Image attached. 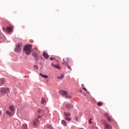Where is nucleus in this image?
Here are the masks:
<instances>
[{
	"mask_svg": "<svg viewBox=\"0 0 129 129\" xmlns=\"http://www.w3.org/2000/svg\"><path fill=\"white\" fill-rule=\"evenodd\" d=\"M6 114L9 116H14L15 113H16V108L14 105H10L9 107V110L6 111Z\"/></svg>",
	"mask_w": 129,
	"mask_h": 129,
	"instance_id": "nucleus-1",
	"label": "nucleus"
},
{
	"mask_svg": "<svg viewBox=\"0 0 129 129\" xmlns=\"http://www.w3.org/2000/svg\"><path fill=\"white\" fill-rule=\"evenodd\" d=\"M32 47L33 45L32 44H27L24 47L23 50L26 55H31Z\"/></svg>",
	"mask_w": 129,
	"mask_h": 129,
	"instance_id": "nucleus-2",
	"label": "nucleus"
},
{
	"mask_svg": "<svg viewBox=\"0 0 129 129\" xmlns=\"http://www.w3.org/2000/svg\"><path fill=\"white\" fill-rule=\"evenodd\" d=\"M22 48H23V44L21 42L18 43L16 45L14 51L16 53H20L22 51Z\"/></svg>",
	"mask_w": 129,
	"mask_h": 129,
	"instance_id": "nucleus-3",
	"label": "nucleus"
},
{
	"mask_svg": "<svg viewBox=\"0 0 129 129\" xmlns=\"http://www.w3.org/2000/svg\"><path fill=\"white\" fill-rule=\"evenodd\" d=\"M59 93L60 94V95H62V96H64L66 98H71V96L68 95V92L64 90H60L59 91Z\"/></svg>",
	"mask_w": 129,
	"mask_h": 129,
	"instance_id": "nucleus-4",
	"label": "nucleus"
},
{
	"mask_svg": "<svg viewBox=\"0 0 129 129\" xmlns=\"http://www.w3.org/2000/svg\"><path fill=\"white\" fill-rule=\"evenodd\" d=\"M1 91L2 94H8V93H10V89L8 88H3Z\"/></svg>",
	"mask_w": 129,
	"mask_h": 129,
	"instance_id": "nucleus-5",
	"label": "nucleus"
},
{
	"mask_svg": "<svg viewBox=\"0 0 129 129\" xmlns=\"http://www.w3.org/2000/svg\"><path fill=\"white\" fill-rule=\"evenodd\" d=\"M103 123H104V127L105 129H112V127H111V125L108 123H105V120H102Z\"/></svg>",
	"mask_w": 129,
	"mask_h": 129,
	"instance_id": "nucleus-6",
	"label": "nucleus"
},
{
	"mask_svg": "<svg viewBox=\"0 0 129 129\" xmlns=\"http://www.w3.org/2000/svg\"><path fill=\"white\" fill-rule=\"evenodd\" d=\"M32 55L35 58V60L36 61H39L40 60V56L38 54H37V52H34L32 53Z\"/></svg>",
	"mask_w": 129,
	"mask_h": 129,
	"instance_id": "nucleus-7",
	"label": "nucleus"
},
{
	"mask_svg": "<svg viewBox=\"0 0 129 129\" xmlns=\"http://www.w3.org/2000/svg\"><path fill=\"white\" fill-rule=\"evenodd\" d=\"M2 30L3 32H7V33H11L13 31V29L11 27H8L7 28L3 27Z\"/></svg>",
	"mask_w": 129,
	"mask_h": 129,
	"instance_id": "nucleus-8",
	"label": "nucleus"
},
{
	"mask_svg": "<svg viewBox=\"0 0 129 129\" xmlns=\"http://www.w3.org/2000/svg\"><path fill=\"white\" fill-rule=\"evenodd\" d=\"M64 106L68 109H72V108H73V105L71 104L64 103Z\"/></svg>",
	"mask_w": 129,
	"mask_h": 129,
	"instance_id": "nucleus-9",
	"label": "nucleus"
},
{
	"mask_svg": "<svg viewBox=\"0 0 129 129\" xmlns=\"http://www.w3.org/2000/svg\"><path fill=\"white\" fill-rule=\"evenodd\" d=\"M6 39V37L5 36V35L2 33H0V40H1V42H3V41H4V40H5Z\"/></svg>",
	"mask_w": 129,
	"mask_h": 129,
	"instance_id": "nucleus-10",
	"label": "nucleus"
},
{
	"mask_svg": "<svg viewBox=\"0 0 129 129\" xmlns=\"http://www.w3.org/2000/svg\"><path fill=\"white\" fill-rule=\"evenodd\" d=\"M62 61H63V62H62V64H65L66 65H67V64H68V63H69L70 59H69V58L67 57L66 58V61H65V58H63L62 59Z\"/></svg>",
	"mask_w": 129,
	"mask_h": 129,
	"instance_id": "nucleus-11",
	"label": "nucleus"
},
{
	"mask_svg": "<svg viewBox=\"0 0 129 129\" xmlns=\"http://www.w3.org/2000/svg\"><path fill=\"white\" fill-rule=\"evenodd\" d=\"M43 56L45 59H48L49 58V54L46 52H43Z\"/></svg>",
	"mask_w": 129,
	"mask_h": 129,
	"instance_id": "nucleus-12",
	"label": "nucleus"
},
{
	"mask_svg": "<svg viewBox=\"0 0 129 129\" xmlns=\"http://www.w3.org/2000/svg\"><path fill=\"white\" fill-rule=\"evenodd\" d=\"M63 114L65 116V117H69V116H70V115H71V114H70L69 112H66L65 111L63 112Z\"/></svg>",
	"mask_w": 129,
	"mask_h": 129,
	"instance_id": "nucleus-13",
	"label": "nucleus"
},
{
	"mask_svg": "<svg viewBox=\"0 0 129 129\" xmlns=\"http://www.w3.org/2000/svg\"><path fill=\"white\" fill-rule=\"evenodd\" d=\"M3 84H5V79L1 78L0 79V86L3 85Z\"/></svg>",
	"mask_w": 129,
	"mask_h": 129,
	"instance_id": "nucleus-14",
	"label": "nucleus"
},
{
	"mask_svg": "<svg viewBox=\"0 0 129 129\" xmlns=\"http://www.w3.org/2000/svg\"><path fill=\"white\" fill-rule=\"evenodd\" d=\"M45 127H46V129H53V127L50 124H46Z\"/></svg>",
	"mask_w": 129,
	"mask_h": 129,
	"instance_id": "nucleus-15",
	"label": "nucleus"
},
{
	"mask_svg": "<svg viewBox=\"0 0 129 129\" xmlns=\"http://www.w3.org/2000/svg\"><path fill=\"white\" fill-rule=\"evenodd\" d=\"M61 124L63 126H66V125H67V122H66V121L64 120H61Z\"/></svg>",
	"mask_w": 129,
	"mask_h": 129,
	"instance_id": "nucleus-16",
	"label": "nucleus"
},
{
	"mask_svg": "<svg viewBox=\"0 0 129 129\" xmlns=\"http://www.w3.org/2000/svg\"><path fill=\"white\" fill-rule=\"evenodd\" d=\"M52 66L53 67H55V68H56V69H61V68L58 64H56V65L52 64Z\"/></svg>",
	"mask_w": 129,
	"mask_h": 129,
	"instance_id": "nucleus-17",
	"label": "nucleus"
},
{
	"mask_svg": "<svg viewBox=\"0 0 129 129\" xmlns=\"http://www.w3.org/2000/svg\"><path fill=\"white\" fill-rule=\"evenodd\" d=\"M39 75L41 77H42L43 78H48V76L43 75L42 73H40Z\"/></svg>",
	"mask_w": 129,
	"mask_h": 129,
	"instance_id": "nucleus-18",
	"label": "nucleus"
},
{
	"mask_svg": "<svg viewBox=\"0 0 129 129\" xmlns=\"http://www.w3.org/2000/svg\"><path fill=\"white\" fill-rule=\"evenodd\" d=\"M57 79H63L64 78V75L61 74L60 76L57 77Z\"/></svg>",
	"mask_w": 129,
	"mask_h": 129,
	"instance_id": "nucleus-19",
	"label": "nucleus"
},
{
	"mask_svg": "<svg viewBox=\"0 0 129 129\" xmlns=\"http://www.w3.org/2000/svg\"><path fill=\"white\" fill-rule=\"evenodd\" d=\"M28 127L27 126V124H22V129H27Z\"/></svg>",
	"mask_w": 129,
	"mask_h": 129,
	"instance_id": "nucleus-20",
	"label": "nucleus"
},
{
	"mask_svg": "<svg viewBox=\"0 0 129 129\" xmlns=\"http://www.w3.org/2000/svg\"><path fill=\"white\" fill-rule=\"evenodd\" d=\"M41 104H45V99L41 98Z\"/></svg>",
	"mask_w": 129,
	"mask_h": 129,
	"instance_id": "nucleus-21",
	"label": "nucleus"
},
{
	"mask_svg": "<svg viewBox=\"0 0 129 129\" xmlns=\"http://www.w3.org/2000/svg\"><path fill=\"white\" fill-rule=\"evenodd\" d=\"M66 120H68V121H70V120H71V118L69 117H66L65 118Z\"/></svg>",
	"mask_w": 129,
	"mask_h": 129,
	"instance_id": "nucleus-22",
	"label": "nucleus"
},
{
	"mask_svg": "<svg viewBox=\"0 0 129 129\" xmlns=\"http://www.w3.org/2000/svg\"><path fill=\"white\" fill-rule=\"evenodd\" d=\"M97 105L98 106H102V103H101L100 102H98L97 103Z\"/></svg>",
	"mask_w": 129,
	"mask_h": 129,
	"instance_id": "nucleus-23",
	"label": "nucleus"
},
{
	"mask_svg": "<svg viewBox=\"0 0 129 129\" xmlns=\"http://www.w3.org/2000/svg\"><path fill=\"white\" fill-rule=\"evenodd\" d=\"M66 65H67V66L68 69H69V70H71H71H72V69H71V67H70V66H69L68 64H66Z\"/></svg>",
	"mask_w": 129,
	"mask_h": 129,
	"instance_id": "nucleus-24",
	"label": "nucleus"
},
{
	"mask_svg": "<svg viewBox=\"0 0 129 129\" xmlns=\"http://www.w3.org/2000/svg\"><path fill=\"white\" fill-rule=\"evenodd\" d=\"M41 112H42V109H39L37 111V113H41Z\"/></svg>",
	"mask_w": 129,
	"mask_h": 129,
	"instance_id": "nucleus-25",
	"label": "nucleus"
},
{
	"mask_svg": "<svg viewBox=\"0 0 129 129\" xmlns=\"http://www.w3.org/2000/svg\"><path fill=\"white\" fill-rule=\"evenodd\" d=\"M33 123L34 126H37V122H36L35 121H34Z\"/></svg>",
	"mask_w": 129,
	"mask_h": 129,
	"instance_id": "nucleus-26",
	"label": "nucleus"
},
{
	"mask_svg": "<svg viewBox=\"0 0 129 129\" xmlns=\"http://www.w3.org/2000/svg\"><path fill=\"white\" fill-rule=\"evenodd\" d=\"M92 120V118H90V119L89 120V122H90V123H92V121H91Z\"/></svg>",
	"mask_w": 129,
	"mask_h": 129,
	"instance_id": "nucleus-27",
	"label": "nucleus"
},
{
	"mask_svg": "<svg viewBox=\"0 0 129 129\" xmlns=\"http://www.w3.org/2000/svg\"><path fill=\"white\" fill-rule=\"evenodd\" d=\"M75 120H76V121H78V118H77V117H76L75 118Z\"/></svg>",
	"mask_w": 129,
	"mask_h": 129,
	"instance_id": "nucleus-28",
	"label": "nucleus"
},
{
	"mask_svg": "<svg viewBox=\"0 0 129 129\" xmlns=\"http://www.w3.org/2000/svg\"><path fill=\"white\" fill-rule=\"evenodd\" d=\"M33 66L34 68H35L36 69H38V66H37L36 65H34Z\"/></svg>",
	"mask_w": 129,
	"mask_h": 129,
	"instance_id": "nucleus-29",
	"label": "nucleus"
},
{
	"mask_svg": "<svg viewBox=\"0 0 129 129\" xmlns=\"http://www.w3.org/2000/svg\"><path fill=\"white\" fill-rule=\"evenodd\" d=\"M82 89H84L85 91H87V89H86V88H82Z\"/></svg>",
	"mask_w": 129,
	"mask_h": 129,
	"instance_id": "nucleus-30",
	"label": "nucleus"
},
{
	"mask_svg": "<svg viewBox=\"0 0 129 129\" xmlns=\"http://www.w3.org/2000/svg\"><path fill=\"white\" fill-rule=\"evenodd\" d=\"M50 60H51V61H53V60H54V58H53V57H50Z\"/></svg>",
	"mask_w": 129,
	"mask_h": 129,
	"instance_id": "nucleus-31",
	"label": "nucleus"
},
{
	"mask_svg": "<svg viewBox=\"0 0 129 129\" xmlns=\"http://www.w3.org/2000/svg\"><path fill=\"white\" fill-rule=\"evenodd\" d=\"M107 119L109 120V121H110V118H109L108 116H107Z\"/></svg>",
	"mask_w": 129,
	"mask_h": 129,
	"instance_id": "nucleus-32",
	"label": "nucleus"
},
{
	"mask_svg": "<svg viewBox=\"0 0 129 129\" xmlns=\"http://www.w3.org/2000/svg\"><path fill=\"white\" fill-rule=\"evenodd\" d=\"M37 118L39 119L40 118H41V116L39 115L37 116Z\"/></svg>",
	"mask_w": 129,
	"mask_h": 129,
	"instance_id": "nucleus-33",
	"label": "nucleus"
},
{
	"mask_svg": "<svg viewBox=\"0 0 129 129\" xmlns=\"http://www.w3.org/2000/svg\"><path fill=\"white\" fill-rule=\"evenodd\" d=\"M79 92H81V93L82 92V90L80 89V90H79Z\"/></svg>",
	"mask_w": 129,
	"mask_h": 129,
	"instance_id": "nucleus-34",
	"label": "nucleus"
},
{
	"mask_svg": "<svg viewBox=\"0 0 129 129\" xmlns=\"http://www.w3.org/2000/svg\"><path fill=\"white\" fill-rule=\"evenodd\" d=\"M2 115V111H0V116Z\"/></svg>",
	"mask_w": 129,
	"mask_h": 129,
	"instance_id": "nucleus-35",
	"label": "nucleus"
},
{
	"mask_svg": "<svg viewBox=\"0 0 129 129\" xmlns=\"http://www.w3.org/2000/svg\"><path fill=\"white\" fill-rule=\"evenodd\" d=\"M86 92H87L88 94H89V92L88 91H87V90Z\"/></svg>",
	"mask_w": 129,
	"mask_h": 129,
	"instance_id": "nucleus-36",
	"label": "nucleus"
},
{
	"mask_svg": "<svg viewBox=\"0 0 129 129\" xmlns=\"http://www.w3.org/2000/svg\"><path fill=\"white\" fill-rule=\"evenodd\" d=\"M105 115H107V113H105Z\"/></svg>",
	"mask_w": 129,
	"mask_h": 129,
	"instance_id": "nucleus-37",
	"label": "nucleus"
},
{
	"mask_svg": "<svg viewBox=\"0 0 129 129\" xmlns=\"http://www.w3.org/2000/svg\"><path fill=\"white\" fill-rule=\"evenodd\" d=\"M82 85L83 86H84V85H83V84H82Z\"/></svg>",
	"mask_w": 129,
	"mask_h": 129,
	"instance_id": "nucleus-38",
	"label": "nucleus"
},
{
	"mask_svg": "<svg viewBox=\"0 0 129 129\" xmlns=\"http://www.w3.org/2000/svg\"><path fill=\"white\" fill-rule=\"evenodd\" d=\"M42 111H44V110H42Z\"/></svg>",
	"mask_w": 129,
	"mask_h": 129,
	"instance_id": "nucleus-39",
	"label": "nucleus"
}]
</instances>
